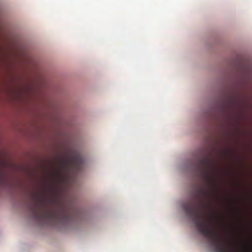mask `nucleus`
<instances>
[{"label": "nucleus", "mask_w": 252, "mask_h": 252, "mask_svg": "<svg viewBox=\"0 0 252 252\" xmlns=\"http://www.w3.org/2000/svg\"><path fill=\"white\" fill-rule=\"evenodd\" d=\"M28 208L32 217L47 224L66 223L75 220L80 211L74 202L60 197H47L44 193L32 192Z\"/></svg>", "instance_id": "f257e3e1"}, {"label": "nucleus", "mask_w": 252, "mask_h": 252, "mask_svg": "<svg viewBox=\"0 0 252 252\" xmlns=\"http://www.w3.org/2000/svg\"><path fill=\"white\" fill-rule=\"evenodd\" d=\"M183 208L186 214L191 218L198 231L210 240L215 252H227L220 235L212 228L211 219L216 218L215 213H211L209 218L200 212L192 202L184 204Z\"/></svg>", "instance_id": "f03ea898"}, {"label": "nucleus", "mask_w": 252, "mask_h": 252, "mask_svg": "<svg viewBox=\"0 0 252 252\" xmlns=\"http://www.w3.org/2000/svg\"><path fill=\"white\" fill-rule=\"evenodd\" d=\"M211 164L210 160L207 157H204L199 159L195 165L196 168L201 172L203 178L209 187L208 190L202 189H198L197 191L196 190V193H197V195L202 196L205 198V200L203 201V205L205 207L208 205L206 200L217 193L214 183V178L210 173L211 169L210 166Z\"/></svg>", "instance_id": "7ed1b4c3"}, {"label": "nucleus", "mask_w": 252, "mask_h": 252, "mask_svg": "<svg viewBox=\"0 0 252 252\" xmlns=\"http://www.w3.org/2000/svg\"><path fill=\"white\" fill-rule=\"evenodd\" d=\"M59 170L58 174H62L63 172L70 171H78L82 164V158L76 152H71L70 154L63 155L59 160Z\"/></svg>", "instance_id": "20e7f679"}, {"label": "nucleus", "mask_w": 252, "mask_h": 252, "mask_svg": "<svg viewBox=\"0 0 252 252\" xmlns=\"http://www.w3.org/2000/svg\"><path fill=\"white\" fill-rule=\"evenodd\" d=\"M249 251L250 252H252V242L250 241L249 242Z\"/></svg>", "instance_id": "39448f33"}]
</instances>
